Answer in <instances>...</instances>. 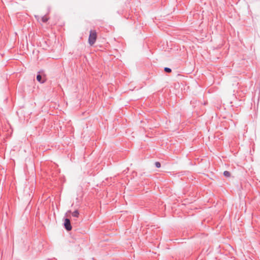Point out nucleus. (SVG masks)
<instances>
[{"instance_id":"f257e3e1","label":"nucleus","mask_w":260,"mask_h":260,"mask_svg":"<svg viewBox=\"0 0 260 260\" xmlns=\"http://www.w3.org/2000/svg\"><path fill=\"white\" fill-rule=\"evenodd\" d=\"M97 38V33L95 30H91L88 38V43L90 45H93Z\"/></svg>"},{"instance_id":"f03ea898","label":"nucleus","mask_w":260,"mask_h":260,"mask_svg":"<svg viewBox=\"0 0 260 260\" xmlns=\"http://www.w3.org/2000/svg\"><path fill=\"white\" fill-rule=\"evenodd\" d=\"M64 226L66 230L68 231H70L72 230V226L71 224L70 220L68 218H66L64 222Z\"/></svg>"},{"instance_id":"7ed1b4c3","label":"nucleus","mask_w":260,"mask_h":260,"mask_svg":"<svg viewBox=\"0 0 260 260\" xmlns=\"http://www.w3.org/2000/svg\"><path fill=\"white\" fill-rule=\"evenodd\" d=\"M37 80L40 83H44L45 81V79L42 78V76L40 74L37 75Z\"/></svg>"},{"instance_id":"20e7f679","label":"nucleus","mask_w":260,"mask_h":260,"mask_svg":"<svg viewBox=\"0 0 260 260\" xmlns=\"http://www.w3.org/2000/svg\"><path fill=\"white\" fill-rule=\"evenodd\" d=\"M72 215L73 217L77 218L79 215V211L78 210H75L72 213Z\"/></svg>"},{"instance_id":"39448f33","label":"nucleus","mask_w":260,"mask_h":260,"mask_svg":"<svg viewBox=\"0 0 260 260\" xmlns=\"http://www.w3.org/2000/svg\"><path fill=\"white\" fill-rule=\"evenodd\" d=\"M48 19L49 18L46 15H44V16H43L41 19L42 22L44 23L46 22L48 20Z\"/></svg>"},{"instance_id":"423d86ee","label":"nucleus","mask_w":260,"mask_h":260,"mask_svg":"<svg viewBox=\"0 0 260 260\" xmlns=\"http://www.w3.org/2000/svg\"><path fill=\"white\" fill-rule=\"evenodd\" d=\"M223 175L225 177H230L231 176V173L228 171H225L224 172H223Z\"/></svg>"},{"instance_id":"0eeeda50","label":"nucleus","mask_w":260,"mask_h":260,"mask_svg":"<svg viewBox=\"0 0 260 260\" xmlns=\"http://www.w3.org/2000/svg\"><path fill=\"white\" fill-rule=\"evenodd\" d=\"M164 71L166 73H171L172 72V70L170 68L167 67L165 68Z\"/></svg>"},{"instance_id":"6e6552de","label":"nucleus","mask_w":260,"mask_h":260,"mask_svg":"<svg viewBox=\"0 0 260 260\" xmlns=\"http://www.w3.org/2000/svg\"><path fill=\"white\" fill-rule=\"evenodd\" d=\"M155 167L157 168H159L161 166V164L158 161H156L155 162Z\"/></svg>"},{"instance_id":"1a4fd4ad","label":"nucleus","mask_w":260,"mask_h":260,"mask_svg":"<svg viewBox=\"0 0 260 260\" xmlns=\"http://www.w3.org/2000/svg\"><path fill=\"white\" fill-rule=\"evenodd\" d=\"M35 18L38 20L39 19V16L35 15Z\"/></svg>"}]
</instances>
